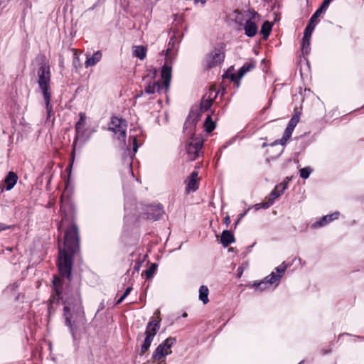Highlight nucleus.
Masks as SVG:
<instances>
[{"label": "nucleus", "instance_id": "f257e3e1", "mask_svg": "<svg viewBox=\"0 0 364 364\" xmlns=\"http://www.w3.org/2000/svg\"><path fill=\"white\" fill-rule=\"evenodd\" d=\"M80 237L77 226L71 224L65 232L64 248L59 247L58 268L60 275L69 281L72 279L73 257L80 248Z\"/></svg>", "mask_w": 364, "mask_h": 364}, {"label": "nucleus", "instance_id": "f03ea898", "mask_svg": "<svg viewBox=\"0 0 364 364\" xmlns=\"http://www.w3.org/2000/svg\"><path fill=\"white\" fill-rule=\"evenodd\" d=\"M63 316L65 326L69 328L73 338H76V333L80 325L85 322V312L79 289H76L70 296H67L64 301Z\"/></svg>", "mask_w": 364, "mask_h": 364}, {"label": "nucleus", "instance_id": "7ed1b4c3", "mask_svg": "<svg viewBox=\"0 0 364 364\" xmlns=\"http://www.w3.org/2000/svg\"><path fill=\"white\" fill-rule=\"evenodd\" d=\"M38 87L43 95V100L46 104V109L48 115L47 118H49L53 111V106L50 103V70L48 65L43 64L39 68L38 70Z\"/></svg>", "mask_w": 364, "mask_h": 364}, {"label": "nucleus", "instance_id": "20e7f679", "mask_svg": "<svg viewBox=\"0 0 364 364\" xmlns=\"http://www.w3.org/2000/svg\"><path fill=\"white\" fill-rule=\"evenodd\" d=\"M161 75L164 80L162 85L159 81L150 82L145 86L144 91L139 96H141L144 94L153 95L156 92H166L169 89L171 79V67L165 63L161 68Z\"/></svg>", "mask_w": 364, "mask_h": 364}, {"label": "nucleus", "instance_id": "39448f33", "mask_svg": "<svg viewBox=\"0 0 364 364\" xmlns=\"http://www.w3.org/2000/svg\"><path fill=\"white\" fill-rule=\"evenodd\" d=\"M127 122L125 119L113 116L109 123V131L113 133V136L121 143L125 144L127 137Z\"/></svg>", "mask_w": 364, "mask_h": 364}, {"label": "nucleus", "instance_id": "423d86ee", "mask_svg": "<svg viewBox=\"0 0 364 364\" xmlns=\"http://www.w3.org/2000/svg\"><path fill=\"white\" fill-rule=\"evenodd\" d=\"M53 285L54 290L55 291V295H53L50 299V304L48 306V319H50V316L55 313V309L54 307V304H58L59 300L61 299V287L63 286L62 279L58 277L54 276L53 280Z\"/></svg>", "mask_w": 364, "mask_h": 364}, {"label": "nucleus", "instance_id": "0eeeda50", "mask_svg": "<svg viewBox=\"0 0 364 364\" xmlns=\"http://www.w3.org/2000/svg\"><path fill=\"white\" fill-rule=\"evenodd\" d=\"M200 112L198 109L196 110L192 109L190 112L183 127L184 132L188 136H195L196 124L200 120Z\"/></svg>", "mask_w": 364, "mask_h": 364}, {"label": "nucleus", "instance_id": "6e6552de", "mask_svg": "<svg viewBox=\"0 0 364 364\" xmlns=\"http://www.w3.org/2000/svg\"><path fill=\"white\" fill-rule=\"evenodd\" d=\"M176 340L175 338L169 337L163 341L156 348L153 353V358L155 360H161L162 358L170 354L171 353V348L176 343Z\"/></svg>", "mask_w": 364, "mask_h": 364}, {"label": "nucleus", "instance_id": "1a4fd4ad", "mask_svg": "<svg viewBox=\"0 0 364 364\" xmlns=\"http://www.w3.org/2000/svg\"><path fill=\"white\" fill-rule=\"evenodd\" d=\"M189 136L191 141L186 145V149L188 159L193 161L199 156L203 147V141L200 139H195V136Z\"/></svg>", "mask_w": 364, "mask_h": 364}, {"label": "nucleus", "instance_id": "9d476101", "mask_svg": "<svg viewBox=\"0 0 364 364\" xmlns=\"http://www.w3.org/2000/svg\"><path fill=\"white\" fill-rule=\"evenodd\" d=\"M225 58L224 53L218 48H215L213 51L207 54L205 63L208 69L218 66L221 64Z\"/></svg>", "mask_w": 364, "mask_h": 364}, {"label": "nucleus", "instance_id": "9b49d317", "mask_svg": "<svg viewBox=\"0 0 364 364\" xmlns=\"http://www.w3.org/2000/svg\"><path fill=\"white\" fill-rule=\"evenodd\" d=\"M249 16V18L246 20L244 25L245 33L248 37H253L256 35L258 28L255 22L252 21V20L258 17L259 14L257 12L252 10L249 11L246 16Z\"/></svg>", "mask_w": 364, "mask_h": 364}, {"label": "nucleus", "instance_id": "f8f14e48", "mask_svg": "<svg viewBox=\"0 0 364 364\" xmlns=\"http://www.w3.org/2000/svg\"><path fill=\"white\" fill-rule=\"evenodd\" d=\"M85 120H86V116L85 114L83 112H80L79 114V120L75 124V137L74 139L72 147H73V154H75L76 144L79 138V135L80 132H82V128L84 127L85 124Z\"/></svg>", "mask_w": 364, "mask_h": 364}, {"label": "nucleus", "instance_id": "ddd939ff", "mask_svg": "<svg viewBox=\"0 0 364 364\" xmlns=\"http://www.w3.org/2000/svg\"><path fill=\"white\" fill-rule=\"evenodd\" d=\"M294 131V129L287 127V128L284 130L283 136L280 139L275 140L274 142L269 144L271 146H274L278 144L282 145V147L280 148L279 151H278L277 156H279L284 151V146L286 144L288 139L291 137L292 132Z\"/></svg>", "mask_w": 364, "mask_h": 364}, {"label": "nucleus", "instance_id": "4468645a", "mask_svg": "<svg viewBox=\"0 0 364 364\" xmlns=\"http://www.w3.org/2000/svg\"><path fill=\"white\" fill-rule=\"evenodd\" d=\"M339 215H340L339 212L336 211L331 214L324 215L319 220L314 223L311 225V228L314 229H316V228L323 227V226L327 225L328 223H329L330 222L337 219L338 218Z\"/></svg>", "mask_w": 364, "mask_h": 364}, {"label": "nucleus", "instance_id": "2eb2a0df", "mask_svg": "<svg viewBox=\"0 0 364 364\" xmlns=\"http://www.w3.org/2000/svg\"><path fill=\"white\" fill-rule=\"evenodd\" d=\"M256 66V63L254 60H250L245 63L238 70L237 75H232L231 80L232 81L237 79H241L247 72L253 70Z\"/></svg>", "mask_w": 364, "mask_h": 364}, {"label": "nucleus", "instance_id": "dca6fc26", "mask_svg": "<svg viewBox=\"0 0 364 364\" xmlns=\"http://www.w3.org/2000/svg\"><path fill=\"white\" fill-rule=\"evenodd\" d=\"M164 213L163 208L161 205H151L146 213V218L151 220H157Z\"/></svg>", "mask_w": 364, "mask_h": 364}, {"label": "nucleus", "instance_id": "f3484780", "mask_svg": "<svg viewBox=\"0 0 364 364\" xmlns=\"http://www.w3.org/2000/svg\"><path fill=\"white\" fill-rule=\"evenodd\" d=\"M161 318L154 319L149 321L146 327L145 335L154 338L160 328Z\"/></svg>", "mask_w": 364, "mask_h": 364}, {"label": "nucleus", "instance_id": "a211bd4d", "mask_svg": "<svg viewBox=\"0 0 364 364\" xmlns=\"http://www.w3.org/2000/svg\"><path fill=\"white\" fill-rule=\"evenodd\" d=\"M18 181V176L14 171H9L4 180L5 189L6 191L11 190L16 184Z\"/></svg>", "mask_w": 364, "mask_h": 364}, {"label": "nucleus", "instance_id": "6ab92c4d", "mask_svg": "<svg viewBox=\"0 0 364 364\" xmlns=\"http://www.w3.org/2000/svg\"><path fill=\"white\" fill-rule=\"evenodd\" d=\"M287 187V183H281L277 185L274 189L271 192V193L269 196V200L274 203V200L284 193Z\"/></svg>", "mask_w": 364, "mask_h": 364}, {"label": "nucleus", "instance_id": "aec40b11", "mask_svg": "<svg viewBox=\"0 0 364 364\" xmlns=\"http://www.w3.org/2000/svg\"><path fill=\"white\" fill-rule=\"evenodd\" d=\"M86 55L87 60L85 63V65L86 68L90 66H94L95 65H96L98 62L100 61L102 56V53L100 50L94 53L93 55L90 57H89L87 55Z\"/></svg>", "mask_w": 364, "mask_h": 364}, {"label": "nucleus", "instance_id": "412c9836", "mask_svg": "<svg viewBox=\"0 0 364 364\" xmlns=\"http://www.w3.org/2000/svg\"><path fill=\"white\" fill-rule=\"evenodd\" d=\"M221 243L224 247H228L235 241L234 235L229 230H223L221 235Z\"/></svg>", "mask_w": 364, "mask_h": 364}, {"label": "nucleus", "instance_id": "4be33fe9", "mask_svg": "<svg viewBox=\"0 0 364 364\" xmlns=\"http://www.w3.org/2000/svg\"><path fill=\"white\" fill-rule=\"evenodd\" d=\"M133 53L136 57L140 60H144L146 55V48L142 46H134Z\"/></svg>", "mask_w": 364, "mask_h": 364}, {"label": "nucleus", "instance_id": "5701e85b", "mask_svg": "<svg viewBox=\"0 0 364 364\" xmlns=\"http://www.w3.org/2000/svg\"><path fill=\"white\" fill-rule=\"evenodd\" d=\"M209 290L206 286L202 285L199 289V299L204 304L209 301L208 299Z\"/></svg>", "mask_w": 364, "mask_h": 364}, {"label": "nucleus", "instance_id": "b1692460", "mask_svg": "<svg viewBox=\"0 0 364 364\" xmlns=\"http://www.w3.org/2000/svg\"><path fill=\"white\" fill-rule=\"evenodd\" d=\"M272 24L269 21H265L262 26L260 33L262 35L263 38L267 39L272 31Z\"/></svg>", "mask_w": 364, "mask_h": 364}, {"label": "nucleus", "instance_id": "393cba45", "mask_svg": "<svg viewBox=\"0 0 364 364\" xmlns=\"http://www.w3.org/2000/svg\"><path fill=\"white\" fill-rule=\"evenodd\" d=\"M281 275H276L274 272H272L269 275L267 276L264 280L266 281L268 285L276 284V286L279 284Z\"/></svg>", "mask_w": 364, "mask_h": 364}, {"label": "nucleus", "instance_id": "a878e982", "mask_svg": "<svg viewBox=\"0 0 364 364\" xmlns=\"http://www.w3.org/2000/svg\"><path fill=\"white\" fill-rule=\"evenodd\" d=\"M204 127L207 132H211L215 128V124L213 121L211 117L208 115L204 122Z\"/></svg>", "mask_w": 364, "mask_h": 364}, {"label": "nucleus", "instance_id": "bb28decb", "mask_svg": "<svg viewBox=\"0 0 364 364\" xmlns=\"http://www.w3.org/2000/svg\"><path fill=\"white\" fill-rule=\"evenodd\" d=\"M154 340V338L146 336L145 340L141 347V354H144L147 351Z\"/></svg>", "mask_w": 364, "mask_h": 364}, {"label": "nucleus", "instance_id": "cd10ccee", "mask_svg": "<svg viewBox=\"0 0 364 364\" xmlns=\"http://www.w3.org/2000/svg\"><path fill=\"white\" fill-rule=\"evenodd\" d=\"M252 287L255 288L256 290H259V291H262L263 290L266 289L268 287L267 283L265 280H262L259 282L255 281L253 282V284L251 285Z\"/></svg>", "mask_w": 364, "mask_h": 364}, {"label": "nucleus", "instance_id": "c85d7f7f", "mask_svg": "<svg viewBox=\"0 0 364 364\" xmlns=\"http://www.w3.org/2000/svg\"><path fill=\"white\" fill-rule=\"evenodd\" d=\"M310 38L308 36H304L302 40V53L305 54H308L309 50L310 49Z\"/></svg>", "mask_w": 364, "mask_h": 364}, {"label": "nucleus", "instance_id": "c756f323", "mask_svg": "<svg viewBox=\"0 0 364 364\" xmlns=\"http://www.w3.org/2000/svg\"><path fill=\"white\" fill-rule=\"evenodd\" d=\"M212 102L213 100L211 99H203L200 104V112L208 111L210 108Z\"/></svg>", "mask_w": 364, "mask_h": 364}, {"label": "nucleus", "instance_id": "7c9ffc66", "mask_svg": "<svg viewBox=\"0 0 364 364\" xmlns=\"http://www.w3.org/2000/svg\"><path fill=\"white\" fill-rule=\"evenodd\" d=\"M196 178H190L187 186H186V192L190 193V191H195L197 189V187L196 186Z\"/></svg>", "mask_w": 364, "mask_h": 364}, {"label": "nucleus", "instance_id": "2f4dec72", "mask_svg": "<svg viewBox=\"0 0 364 364\" xmlns=\"http://www.w3.org/2000/svg\"><path fill=\"white\" fill-rule=\"evenodd\" d=\"M315 28V25L314 23H311V21H309V24L306 27L304 32V36H308L311 38V33L313 31Z\"/></svg>", "mask_w": 364, "mask_h": 364}, {"label": "nucleus", "instance_id": "473e14b6", "mask_svg": "<svg viewBox=\"0 0 364 364\" xmlns=\"http://www.w3.org/2000/svg\"><path fill=\"white\" fill-rule=\"evenodd\" d=\"M299 121V114L296 113L292 116L290 121L289 122L287 127H291L294 129V128L296 126V124H298Z\"/></svg>", "mask_w": 364, "mask_h": 364}, {"label": "nucleus", "instance_id": "72a5a7b5", "mask_svg": "<svg viewBox=\"0 0 364 364\" xmlns=\"http://www.w3.org/2000/svg\"><path fill=\"white\" fill-rule=\"evenodd\" d=\"M312 169L310 167H305L300 169V177L306 179L309 177Z\"/></svg>", "mask_w": 364, "mask_h": 364}, {"label": "nucleus", "instance_id": "f704fd0d", "mask_svg": "<svg viewBox=\"0 0 364 364\" xmlns=\"http://www.w3.org/2000/svg\"><path fill=\"white\" fill-rule=\"evenodd\" d=\"M132 290V287H128L126 289V290L124 291V292L123 293V294L117 301L116 304L117 305L120 304L125 299V298L130 294Z\"/></svg>", "mask_w": 364, "mask_h": 364}, {"label": "nucleus", "instance_id": "c9c22d12", "mask_svg": "<svg viewBox=\"0 0 364 364\" xmlns=\"http://www.w3.org/2000/svg\"><path fill=\"white\" fill-rule=\"evenodd\" d=\"M157 265L156 264H152L150 267L146 270V275L148 279L151 278L156 270Z\"/></svg>", "mask_w": 364, "mask_h": 364}, {"label": "nucleus", "instance_id": "e433bc0d", "mask_svg": "<svg viewBox=\"0 0 364 364\" xmlns=\"http://www.w3.org/2000/svg\"><path fill=\"white\" fill-rule=\"evenodd\" d=\"M325 11L324 9H322V7L320 6V7L315 11V13L311 16L309 21H311V23H314L316 19L321 15V14Z\"/></svg>", "mask_w": 364, "mask_h": 364}, {"label": "nucleus", "instance_id": "4c0bfd02", "mask_svg": "<svg viewBox=\"0 0 364 364\" xmlns=\"http://www.w3.org/2000/svg\"><path fill=\"white\" fill-rule=\"evenodd\" d=\"M287 265L284 264V262H283L281 265H279V267H276L275 268V270L276 272H277V274H279V275H282V274L284 273L286 269H287Z\"/></svg>", "mask_w": 364, "mask_h": 364}, {"label": "nucleus", "instance_id": "58836bf2", "mask_svg": "<svg viewBox=\"0 0 364 364\" xmlns=\"http://www.w3.org/2000/svg\"><path fill=\"white\" fill-rule=\"evenodd\" d=\"M273 203H274L272 202L271 200H269V199L268 198L267 201L262 203L261 206L262 207V208L267 209V208H269L271 205H272Z\"/></svg>", "mask_w": 364, "mask_h": 364}, {"label": "nucleus", "instance_id": "ea45409f", "mask_svg": "<svg viewBox=\"0 0 364 364\" xmlns=\"http://www.w3.org/2000/svg\"><path fill=\"white\" fill-rule=\"evenodd\" d=\"M132 140H133V152L134 154L137 151V149H138L136 137L134 136Z\"/></svg>", "mask_w": 364, "mask_h": 364}, {"label": "nucleus", "instance_id": "a19ab883", "mask_svg": "<svg viewBox=\"0 0 364 364\" xmlns=\"http://www.w3.org/2000/svg\"><path fill=\"white\" fill-rule=\"evenodd\" d=\"M248 210H249V209L247 210L246 211H245L242 214L240 215L238 219L237 220V221L235 223V225H237L240 223V220L247 214Z\"/></svg>", "mask_w": 364, "mask_h": 364}, {"label": "nucleus", "instance_id": "79ce46f5", "mask_svg": "<svg viewBox=\"0 0 364 364\" xmlns=\"http://www.w3.org/2000/svg\"><path fill=\"white\" fill-rule=\"evenodd\" d=\"M230 218L229 215H226L225 218H224V223H225V225L228 226L229 225V224L230 223Z\"/></svg>", "mask_w": 364, "mask_h": 364}, {"label": "nucleus", "instance_id": "37998d69", "mask_svg": "<svg viewBox=\"0 0 364 364\" xmlns=\"http://www.w3.org/2000/svg\"><path fill=\"white\" fill-rule=\"evenodd\" d=\"M198 177V173L196 171H194L191 175V178H196L197 180Z\"/></svg>", "mask_w": 364, "mask_h": 364}, {"label": "nucleus", "instance_id": "c03bdc74", "mask_svg": "<svg viewBox=\"0 0 364 364\" xmlns=\"http://www.w3.org/2000/svg\"><path fill=\"white\" fill-rule=\"evenodd\" d=\"M261 205H262V203L256 204L255 206V209L256 210H259L260 208H262V207Z\"/></svg>", "mask_w": 364, "mask_h": 364}, {"label": "nucleus", "instance_id": "a18cd8bd", "mask_svg": "<svg viewBox=\"0 0 364 364\" xmlns=\"http://www.w3.org/2000/svg\"><path fill=\"white\" fill-rule=\"evenodd\" d=\"M207 0H195L196 3L200 2L202 4H204Z\"/></svg>", "mask_w": 364, "mask_h": 364}, {"label": "nucleus", "instance_id": "49530a36", "mask_svg": "<svg viewBox=\"0 0 364 364\" xmlns=\"http://www.w3.org/2000/svg\"><path fill=\"white\" fill-rule=\"evenodd\" d=\"M159 314H160V311L159 310H157L155 313H154V315H156L157 316V318L156 319H159L160 318H159Z\"/></svg>", "mask_w": 364, "mask_h": 364}, {"label": "nucleus", "instance_id": "de8ad7c7", "mask_svg": "<svg viewBox=\"0 0 364 364\" xmlns=\"http://www.w3.org/2000/svg\"><path fill=\"white\" fill-rule=\"evenodd\" d=\"M5 186H0V194L4 192Z\"/></svg>", "mask_w": 364, "mask_h": 364}, {"label": "nucleus", "instance_id": "09e8293b", "mask_svg": "<svg viewBox=\"0 0 364 364\" xmlns=\"http://www.w3.org/2000/svg\"><path fill=\"white\" fill-rule=\"evenodd\" d=\"M267 146V144L266 143H264L262 144V146L264 148V147H266Z\"/></svg>", "mask_w": 364, "mask_h": 364}, {"label": "nucleus", "instance_id": "8fccbe9b", "mask_svg": "<svg viewBox=\"0 0 364 364\" xmlns=\"http://www.w3.org/2000/svg\"><path fill=\"white\" fill-rule=\"evenodd\" d=\"M156 70H153V75H154V76H155V75H156Z\"/></svg>", "mask_w": 364, "mask_h": 364}, {"label": "nucleus", "instance_id": "3c124183", "mask_svg": "<svg viewBox=\"0 0 364 364\" xmlns=\"http://www.w3.org/2000/svg\"><path fill=\"white\" fill-rule=\"evenodd\" d=\"M95 8V6H93L92 7H91L90 9H93Z\"/></svg>", "mask_w": 364, "mask_h": 364}, {"label": "nucleus", "instance_id": "603ef678", "mask_svg": "<svg viewBox=\"0 0 364 364\" xmlns=\"http://www.w3.org/2000/svg\"><path fill=\"white\" fill-rule=\"evenodd\" d=\"M187 316V314H184L183 315V316H184V317H185V316Z\"/></svg>", "mask_w": 364, "mask_h": 364}, {"label": "nucleus", "instance_id": "864d4df0", "mask_svg": "<svg viewBox=\"0 0 364 364\" xmlns=\"http://www.w3.org/2000/svg\"><path fill=\"white\" fill-rule=\"evenodd\" d=\"M304 363V361H301L299 364H302Z\"/></svg>", "mask_w": 364, "mask_h": 364}, {"label": "nucleus", "instance_id": "5fc2aeb1", "mask_svg": "<svg viewBox=\"0 0 364 364\" xmlns=\"http://www.w3.org/2000/svg\"><path fill=\"white\" fill-rule=\"evenodd\" d=\"M2 4V0H0V5Z\"/></svg>", "mask_w": 364, "mask_h": 364}]
</instances>
